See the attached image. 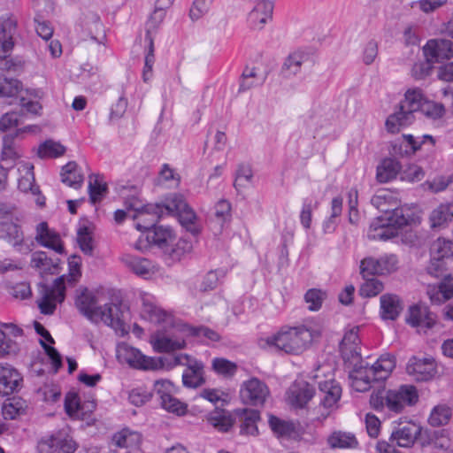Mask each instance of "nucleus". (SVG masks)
Wrapping results in <instances>:
<instances>
[{
    "instance_id": "nucleus-3",
    "label": "nucleus",
    "mask_w": 453,
    "mask_h": 453,
    "mask_svg": "<svg viewBox=\"0 0 453 453\" xmlns=\"http://www.w3.org/2000/svg\"><path fill=\"white\" fill-rule=\"evenodd\" d=\"M418 399L416 388L402 385L395 389H380L370 396V404L375 411H381L387 408L390 411L401 412L406 406L414 405Z\"/></svg>"
},
{
    "instance_id": "nucleus-60",
    "label": "nucleus",
    "mask_w": 453,
    "mask_h": 453,
    "mask_svg": "<svg viewBox=\"0 0 453 453\" xmlns=\"http://www.w3.org/2000/svg\"><path fill=\"white\" fill-rule=\"evenodd\" d=\"M152 394L144 388H136L130 391L128 398L132 404L142 406L150 400Z\"/></svg>"
},
{
    "instance_id": "nucleus-9",
    "label": "nucleus",
    "mask_w": 453,
    "mask_h": 453,
    "mask_svg": "<svg viewBox=\"0 0 453 453\" xmlns=\"http://www.w3.org/2000/svg\"><path fill=\"white\" fill-rule=\"evenodd\" d=\"M371 203L380 211L383 212L384 219L400 226H407L410 223V216L403 213V209L398 207V203L390 194H377L371 199Z\"/></svg>"
},
{
    "instance_id": "nucleus-59",
    "label": "nucleus",
    "mask_w": 453,
    "mask_h": 453,
    "mask_svg": "<svg viewBox=\"0 0 453 453\" xmlns=\"http://www.w3.org/2000/svg\"><path fill=\"white\" fill-rule=\"evenodd\" d=\"M214 211V217L219 224L223 225V223L229 220L231 217V204L228 201H219L215 205Z\"/></svg>"
},
{
    "instance_id": "nucleus-51",
    "label": "nucleus",
    "mask_w": 453,
    "mask_h": 453,
    "mask_svg": "<svg viewBox=\"0 0 453 453\" xmlns=\"http://www.w3.org/2000/svg\"><path fill=\"white\" fill-rule=\"evenodd\" d=\"M365 282L359 288V294L363 297H372L379 295L383 290V284L374 278L364 279Z\"/></svg>"
},
{
    "instance_id": "nucleus-54",
    "label": "nucleus",
    "mask_w": 453,
    "mask_h": 453,
    "mask_svg": "<svg viewBox=\"0 0 453 453\" xmlns=\"http://www.w3.org/2000/svg\"><path fill=\"white\" fill-rule=\"evenodd\" d=\"M326 297V292L316 288L309 289L304 296L305 302L309 303V310L311 311H318L320 309Z\"/></svg>"
},
{
    "instance_id": "nucleus-49",
    "label": "nucleus",
    "mask_w": 453,
    "mask_h": 453,
    "mask_svg": "<svg viewBox=\"0 0 453 453\" xmlns=\"http://www.w3.org/2000/svg\"><path fill=\"white\" fill-rule=\"evenodd\" d=\"M451 417V410L446 405H439L433 409L428 422L433 426L446 425Z\"/></svg>"
},
{
    "instance_id": "nucleus-16",
    "label": "nucleus",
    "mask_w": 453,
    "mask_h": 453,
    "mask_svg": "<svg viewBox=\"0 0 453 453\" xmlns=\"http://www.w3.org/2000/svg\"><path fill=\"white\" fill-rule=\"evenodd\" d=\"M434 358L411 357L406 365V372L416 381H428L436 374Z\"/></svg>"
},
{
    "instance_id": "nucleus-38",
    "label": "nucleus",
    "mask_w": 453,
    "mask_h": 453,
    "mask_svg": "<svg viewBox=\"0 0 453 453\" xmlns=\"http://www.w3.org/2000/svg\"><path fill=\"white\" fill-rule=\"evenodd\" d=\"M453 219V201L440 204L430 215L432 227L441 226Z\"/></svg>"
},
{
    "instance_id": "nucleus-53",
    "label": "nucleus",
    "mask_w": 453,
    "mask_h": 453,
    "mask_svg": "<svg viewBox=\"0 0 453 453\" xmlns=\"http://www.w3.org/2000/svg\"><path fill=\"white\" fill-rule=\"evenodd\" d=\"M192 250L190 242L185 239H180L174 245L171 243L168 251H165L173 260H180L186 253H189Z\"/></svg>"
},
{
    "instance_id": "nucleus-48",
    "label": "nucleus",
    "mask_w": 453,
    "mask_h": 453,
    "mask_svg": "<svg viewBox=\"0 0 453 453\" xmlns=\"http://www.w3.org/2000/svg\"><path fill=\"white\" fill-rule=\"evenodd\" d=\"M77 242L80 249L86 255L91 256L93 254V237L92 233L88 226H82L77 231Z\"/></svg>"
},
{
    "instance_id": "nucleus-46",
    "label": "nucleus",
    "mask_w": 453,
    "mask_h": 453,
    "mask_svg": "<svg viewBox=\"0 0 453 453\" xmlns=\"http://www.w3.org/2000/svg\"><path fill=\"white\" fill-rule=\"evenodd\" d=\"M26 169V175L19 179V189L25 193L30 191L33 195H40V188L35 184L34 166L32 165H27Z\"/></svg>"
},
{
    "instance_id": "nucleus-44",
    "label": "nucleus",
    "mask_w": 453,
    "mask_h": 453,
    "mask_svg": "<svg viewBox=\"0 0 453 453\" xmlns=\"http://www.w3.org/2000/svg\"><path fill=\"white\" fill-rule=\"evenodd\" d=\"M65 412L73 418L84 419L83 405L75 393H68L65 398Z\"/></svg>"
},
{
    "instance_id": "nucleus-21",
    "label": "nucleus",
    "mask_w": 453,
    "mask_h": 453,
    "mask_svg": "<svg viewBox=\"0 0 453 453\" xmlns=\"http://www.w3.org/2000/svg\"><path fill=\"white\" fill-rule=\"evenodd\" d=\"M248 15V22L254 29H262L272 19L273 4L270 1L258 0Z\"/></svg>"
},
{
    "instance_id": "nucleus-27",
    "label": "nucleus",
    "mask_w": 453,
    "mask_h": 453,
    "mask_svg": "<svg viewBox=\"0 0 453 453\" xmlns=\"http://www.w3.org/2000/svg\"><path fill=\"white\" fill-rule=\"evenodd\" d=\"M235 419L241 422L240 433L250 435L257 434V422L260 419L259 411L250 409H237L234 411Z\"/></svg>"
},
{
    "instance_id": "nucleus-45",
    "label": "nucleus",
    "mask_w": 453,
    "mask_h": 453,
    "mask_svg": "<svg viewBox=\"0 0 453 453\" xmlns=\"http://www.w3.org/2000/svg\"><path fill=\"white\" fill-rule=\"evenodd\" d=\"M253 179V172L249 165L241 164L238 165L235 173L234 186L237 191L248 188Z\"/></svg>"
},
{
    "instance_id": "nucleus-52",
    "label": "nucleus",
    "mask_w": 453,
    "mask_h": 453,
    "mask_svg": "<svg viewBox=\"0 0 453 453\" xmlns=\"http://www.w3.org/2000/svg\"><path fill=\"white\" fill-rule=\"evenodd\" d=\"M360 273L364 279L376 274H382L380 272V264L378 259L373 257L364 258L360 263Z\"/></svg>"
},
{
    "instance_id": "nucleus-1",
    "label": "nucleus",
    "mask_w": 453,
    "mask_h": 453,
    "mask_svg": "<svg viewBox=\"0 0 453 453\" xmlns=\"http://www.w3.org/2000/svg\"><path fill=\"white\" fill-rule=\"evenodd\" d=\"M125 206L127 211H134L131 217L135 220V228L139 231L154 228L165 214L175 216L180 224L194 235L200 231L195 211L188 205L184 196L179 193L170 194L163 203L147 204L139 209L134 203L127 201Z\"/></svg>"
},
{
    "instance_id": "nucleus-37",
    "label": "nucleus",
    "mask_w": 453,
    "mask_h": 453,
    "mask_svg": "<svg viewBox=\"0 0 453 453\" xmlns=\"http://www.w3.org/2000/svg\"><path fill=\"white\" fill-rule=\"evenodd\" d=\"M60 259L57 257H51L44 251H36L32 255L31 263L34 267L40 269L43 273H54L58 266Z\"/></svg>"
},
{
    "instance_id": "nucleus-43",
    "label": "nucleus",
    "mask_w": 453,
    "mask_h": 453,
    "mask_svg": "<svg viewBox=\"0 0 453 453\" xmlns=\"http://www.w3.org/2000/svg\"><path fill=\"white\" fill-rule=\"evenodd\" d=\"M65 151V148L59 142L47 140L39 146L37 155L41 158H53L64 155Z\"/></svg>"
},
{
    "instance_id": "nucleus-41",
    "label": "nucleus",
    "mask_w": 453,
    "mask_h": 453,
    "mask_svg": "<svg viewBox=\"0 0 453 453\" xmlns=\"http://www.w3.org/2000/svg\"><path fill=\"white\" fill-rule=\"evenodd\" d=\"M153 229V234L150 237L152 242L158 246L160 249L164 250L165 252L168 251V248L174 241V234L173 230L170 227H165L163 226H156Z\"/></svg>"
},
{
    "instance_id": "nucleus-56",
    "label": "nucleus",
    "mask_w": 453,
    "mask_h": 453,
    "mask_svg": "<svg viewBox=\"0 0 453 453\" xmlns=\"http://www.w3.org/2000/svg\"><path fill=\"white\" fill-rule=\"evenodd\" d=\"M20 82L16 79L0 77V96L12 97L18 94Z\"/></svg>"
},
{
    "instance_id": "nucleus-7",
    "label": "nucleus",
    "mask_w": 453,
    "mask_h": 453,
    "mask_svg": "<svg viewBox=\"0 0 453 453\" xmlns=\"http://www.w3.org/2000/svg\"><path fill=\"white\" fill-rule=\"evenodd\" d=\"M430 254L427 272L434 277H440L446 270L448 260L453 259V242L445 238L436 239L431 245Z\"/></svg>"
},
{
    "instance_id": "nucleus-22",
    "label": "nucleus",
    "mask_w": 453,
    "mask_h": 453,
    "mask_svg": "<svg viewBox=\"0 0 453 453\" xmlns=\"http://www.w3.org/2000/svg\"><path fill=\"white\" fill-rule=\"evenodd\" d=\"M35 241L42 246L53 250L58 254L64 252V246L59 234L50 230L46 222H41L37 225Z\"/></svg>"
},
{
    "instance_id": "nucleus-64",
    "label": "nucleus",
    "mask_w": 453,
    "mask_h": 453,
    "mask_svg": "<svg viewBox=\"0 0 453 453\" xmlns=\"http://www.w3.org/2000/svg\"><path fill=\"white\" fill-rule=\"evenodd\" d=\"M212 2L213 0L208 2L206 0H195L189 12L190 18L193 20L200 19L209 11L210 4Z\"/></svg>"
},
{
    "instance_id": "nucleus-39",
    "label": "nucleus",
    "mask_w": 453,
    "mask_h": 453,
    "mask_svg": "<svg viewBox=\"0 0 453 453\" xmlns=\"http://www.w3.org/2000/svg\"><path fill=\"white\" fill-rule=\"evenodd\" d=\"M307 56L300 51L291 53L284 61L281 68L285 77H290L298 73L303 63L307 60Z\"/></svg>"
},
{
    "instance_id": "nucleus-18",
    "label": "nucleus",
    "mask_w": 453,
    "mask_h": 453,
    "mask_svg": "<svg viewBox=\"0 0 453 453\" xmlns=\"http://www.w3.org/2000/svg\"><path fill=\"white\" fill-rule=\"evenodd\" d=\"M421 433V426L411 421L401 422L394 428L389 437L398 447H411Z\"/></svg>"
},
{
    "instance_id": "nucleus-24",
    "label": "nucleus",
    "mask_w": 453,
    "mask_h": 453,
    "mask_svg": "<svg viewBox=\"0 0 453 453\" xmlns=\"http://www.w3.org/2000/svg\"><path fill=\"white\" fill-rule=\"evenodd\" d=\"M141 298L142 303V314L145 319L156 324L166 321L169 315L157 305L152 295L144 293Z\"/></svg>"
},
{
    "instance_id": "nucleus-32",
    "label": "nucleus",
    "mask_w": 453,
    "mask_h": 453,
    "mask_svg": "<svg viewBox=\"0 0 453 453\" xmlns=\"http://www.w3.org/2000/svg\"><path fill=\"white\" fill-rule=\"evenodd\" d=\"M402 309L400 298L396 295L386 294L380 296V313L383 319H395Z\"/></svg>"
},
{
    "instance_id": "nucleus-33",
    "label": "nucleus",
    "mask_w": 453,
    "mask_h": 453,
    "mask_svg": "<svg viewBox=\"0 0 453 453\" xmlns=\"http://www.w3.org/2000/svg\"><path fill=\"white\" fill-rule=\"evenodd\" d=\"M61 180L67 186L75 189H78L82 186L84 177L76 162H68L62 167Z\"/></svg>"
},
{
    "instance_id": "nucleus-31",
    "label": "nucleus",
    "mask_w": 453,
    "mask_h": 453,
    "mask_svg": "<svg viewBox=\"0 0 453 453\" xmlns=\"http://www.w3.org/2000/svg\"><path fill=\"white\" fill-rule=\"evenodd\" d=\"M208 422L219 432H228L235 423L234 411L232 413L226 410H215L208 417Z\"/></svg>"
},
{
    "instance_id": "nucleus-23",
    "label": "nucleus",
    "mask_w": 453,
    "mask_h": 453,
    "mask_svg": "<svg viewBox=\"0 0 453 453\" xmlns=\"http://www.w3.org/2000/svg\"><path fill=\"white\" fill-rule=\"evenodd\" d=\"M314 395V388L303 380L294 383L288 391L290 403L297 408H303Z\"/></svg>"
},
{
    "instance_id": "nucleus-4",
    "label": "nucleus",
    "mask_w": 453,
    "mask_h": 453,
    "mask_svg": "<svg viewBox=\"0 0 453 453\" xmlns=\"http://www.w3.org/2000/svg\"><path fill=\"white\" fill-rule=\"evenodd\" d=\"M425 102L419 89H409L405 93L404 100L400 104L399 110L388 117L385 123L387 130L395 134L399 132L401 127L411 124L414 113L420 111Z\"/></svg>"
},
{
    "instance_id": "nucleus-40",
    "label": "nucleus",
    "mask_w": 453,
    "mask_h": 453,
    "mask_svg": "<svg viewBox=\"0 0 453 453\" xmlns=\"http://www.w3.org/2000/svg\"><path fill=\"white\" fill-rule=\"evenodd\" d=\"M0 238L6 239L13 246L23 242V233L13 222H0Z\"/></svg>"
},
{
    "instance_id": "nucleus-20",
    "label": "nucleus",
    "mask_w": 453,
    "mask_h": 453,
    "mask_svg": "<svg viewBox=\"0 0 453 453\" xmlns=\"http://www.w3.org/2000/svg\"><path fill=\"white\" fill-rule=\"evenodd\" d=\"M22 378L19 372L8 364H0V395H9L18 390Z\"/></svg>"
},
{
    "instance_id": "nucleus-42",
    "label": "nucleus",
    "mask_w": 453,
    "mask_h": 453,
    "mask_svg": "<svg viewBox=\"0 0 453 453\" xmlns=\"http://www.w3.org/2000/svg\"><path fill=\"white\" fill-rule=\"evenodd\" d=\"M106 192V183L100 180V175L90 174L88 177V193L91 202L93 203L100 202Z\"/></svg>"
},
{
    "instance_id": "nucleus-28",
    "label": "nucleus",
    "mask_w": 453,
    "mask_h": 453,
    "mask_svg": "<svg viewBox=\"0 0 453 453\" xmlns=\"http://www.w3.org/2000/svg\"><path fill=\"white\" fill-rule=\"evenodd\" d=\"M122 260L134 273L144 279L150 277L156 272L155 265L147 258L127 255Z\"/></svg>"
},
{
    "instance_id": "nucleus-62",
    "label": "nucleus",
    "mask_w": 453,
    "mask_h": 453,
    "mask_svg": "<svg viewBox=\"0 0 453 453\" xmlns=\"http://www.w3.org/2000/svg\"><path fill=\"white\" fill-rule=\"evenodd\" d=\"M425 176L423 169L417 165H411L401 173V180L409 182H416L421 180Z\"/></svg>"
},
{
    "instance_id": "nucleus-10",
    "label": "nucleus",
    "mask_w": 453,
    "mask_h": 453,
    "mask_svg": "<svg viewBox=\"0 0 453 453\" xmlns=\"http://www.w3.org/2000/svg\"><path fill=\"white\" fill-rule=\"evenodd\" d=\"M118 356L130 366L137 369L156 370L164 366L163 357H146L139 349L127 344L119 347Z\"/></svg>"
},
{
    "instance_id": "nucleus-55",
    "label": "nucleus",
    "mask_w": 453,
    "mask_h": 453,
    "mask_svg": "<svg viewBox=\"0 0 453 453\" xmlns=\"http://www.w3.org/2000/svg\"><path fill=\"white\" fill-rule=\"evenodd\" d=\"M161 406L177 416L185 415L187 412V404L175 398L173 395L160 402Z\"/></svg>"
},
{
    "instance_id": "nucleus-2",
    "label": "nucleus",
    "mask_w": 453,
    "mask_h": 453,
    "mask_svg": "<svg viewBox=\"0 0 453 453\" xmlns=\"http://www.w3.org/2000/svg\"><path fill=\"white\" fill-rule=\"evenodd\" d=\"M319 335V329L300 325L282 328L276 335L268 338L267 343L285 353L298 355L307 349L312 341Z\"/></svg>"
},
{
    "instance_id": "nucleus-26",
    "label": "nucleus",
    "mask_w": 453,
    "mask_h": 453,
    "mask_svg": "<svg viewBox=\"0 0 453 453\" xmlns=\"http://www.w3.org/2000/svg\"><path fill=\"white\" fill-rule=\"evenodd\" d=\"M406 322L412 326H425L431 328L435 323V315L430 312L426 306L414 305L409 310Z\"/></svg>"
},
{
    "instance_id": "nucleus-30",
    "label": "nucleus",
    "mask_w": 453,
    "mask_h": 453,
    "mask_svg": "<svg viewBox=\"0 0 453 453\" xmlns=\"http://www.w3.org/2000/svg\"><path fill=\"white\" fill-rule=\"evenodd\" d=\"M17 23L12 18L0 19V42L4 54L9 53L13 46V36L16 33Z\"/></svg>"
},
{
    "instance_id": "nucleus-14",
    "label": "nucleus",
    "mask_w": 453,
    "mask_h": 453,
    "mask_svg": "<svg viewBox=\"0 0 453 453\" xmlns=\"http://www.w3.org/2000/svg\"><path fill=\"white\" fill-rule=\"evenodd\" d=\"M75 306L88 320L98 323L101 305L98 304L96 295L87 288L81 287L76 290Z\"/></svg>"
},
{
    "instance_id": "nucleus-19",
    "label": "nucleus",
    "mask_w": 453,
    "mask_h": 453,
    "mask_svg": "<svg viewBox=\"0 0 453 453\" xmlns=\"http://www.w3.org/2000/svg\"><path fill=\"white\" fill-rule=\"evenodd\" d=\"M403 226L397 225L389 219L377 217L370 225L367 236L370 240L388 241L398 235L399 228Z\"/></svg>"
},
{
    "instance_id": "nucleus-12",
    "label": "nucleus",
    "mask_w": 453,
    "mask_h": 453,
    "mask_svg": "<svg viewBox=\"0 0 453 453\" xmlns=\"http://www.w3.org/2000/svg\"><path fill=\"white\" fill-rule=\"evenodd\" d=\"M270 391L265 382L257 378L244 381L240 389V397L245 404L253 406L264 405Z\"/></svg>"
},
{
    "instance_id": "nucleus-47",
    "label": "nucleus",
    "mask_w": 453,
    "mask_h": 453,
    "mask_svg": "<svg viewBox=\"0 0 453 453\" xmlns=\"http://www.w3.org/2000/svg\"><path fill=\"white\" fill-rule=\"evenodd\" d=\"M268 423L272 431L278 436H290L295 431L293 423L282 420L273 415L269 416Z\"/></svg>"
},
{
    "instance_id": "nucleus-29",
    "label": "nucleus",
    "mask_w": 453,
    "mask_h": 453,
    "mask_svg": "<svg viewBox=\"0 0 453 453\" xmlns=\"http://www.w3.org/2000/svg\"><path fill=\"white\" fill-rule=\"evenodd\" d=\"M401 170L402 166L399 161L392 157H386L377 166L376 180L380 183L389 182L397 177Z\"/></svg>"
},
{
    "instance_id": "nucleus-34",
    "label": "nucleus",
    "mask_w": 453,
    "mask_h": 453,
    "mask_svg": "<svg viewBox=\"0 0 453 453\" xmlns=\"http://www.w3.org/2000/svg\"><path fill=\"white\" fill-rule=\"evenodd\" d=\"M203 365L202 362L195 361L189 365L182 374L183 385L187 388H196L204 383Z\"/></svg>"
},
{
    "instance_id": "nucleus-58",
    "label": "nucleus",
    "mask_w": 453,
    "mask_h": 453,
    "mask_svg": "<svg viewBox=\"0 0 453 453\" xmlns=\"http://www.w3.org/2000/svg\"><path fill=\"white\" fill-rule=\"evenodd\" d=\"M154 391L159 396L160 401L173 396V384L168 380H158L154 382Z\"/></svg>"
},
{
    "instance_id": "nucleus-6",
    "label": "nucleus",
    "mask_w": 453,
    "mask_h": 453,
    "mask_svg": "<svg viewBox=\"0 0 453 453\" xmlns=\"http://www.w3.org/2000/svg\"><path fill=\"white\" fill-rule=\"evenodd\" d=\"M41 299L38 306L42 314L51 315L54 313L57 303H61L65 297V276L57 278L51 285H41Z\"/></svg>"
},
{
    "instance_id": "nucleus-8",
    "label": "nucleus",
    "mask_w": 453,
    "mask_h": 453,
    "mask_svg": "<svg viewBox=\"0 0 453 453\" xmlns=\"http://www.w3.org/2000/svg\"><path fill=\"white\" fill-rule=\"evenodd\" d=\"M434 138L428 134L418 137L412 134H403L392 142L391 153L395 156H409L422 150L423 147H427L426 150H429L434 146Z\"/></svg>"
},
{
    "instance_id": "nucleus-35",
    "label": "nucleus",
    "mask_w": 453,
    "mask_h": 453,
    "mask_svg": "<svg viewBox=\"0 0 453 453\" xmlns=\"http://www.w3.org/2000/svg\"><path fill=\"white\" fill-rule=\"evenodd\" d=\"M151 344L156 352H171L177 349H182L186 346L185 340L172 338L165 335H156L151 339Z\"/></svg>"
},
{
    "instance_id": "nucleus-13",
    "label": "nucleus",
    "mask_w": 453,
    "mask_h": 453,
    "mask_svg": "<svg viewBox=\"0 0 453 453\" xmlns=\"http://www.w3.org/2000/svg\"><path fill=\"white\" fill-rule=\"evenodd\" d=\"M40 127L36 125H29L23 128H19L14 134H5L3 138V147L1 152V160L4 161L8 167L12 168L15 161L22 156L21 150L17 146L15 138L27 132H39Z\"/></svg>"
},
{
    "instance_id": "nucleus-50",
    "label": "nucleus",
    "mask_w": 453,
    "mask_h": 453,
    "mask_svg": "<svg viewBox=\"0 0 453 453\" xmlns=\"http://www.w3.org/2000/svg\"><path fill=\"white\" fill-rule=\"evenodd\" d=\"M212 369L219 375L232 377L237 371V365L226 358L216 357L212 360Z\"/></svg>"
},
{
    "instance_id": "nucleus-5",
    "label": "nucleus",
    "mask_w": 453,
    "mask_h": 453,
    "mask_svg": "<svg viewBox=\"0 0 453 453\" xmlns=\"http://www.w3.org/2000/svg\"><path fill=\"white\" fill-rule=\"evenodd\" d=\"M395 366V358L390 354L381 355L380 357L364 371H357L353 380L356 390L365 392L372 387V382L384 381Z\"/></svg>"
},
{
    "instance_id": "nucleus-61",
    "label": "nucleus",
    "mask_w": 453,
    "mask_h": 453,
    "mask_svg": "<svg viewBox=\"0 0 453 453\" xmlns=\"http://www.w3.org/2000/svg\"><path fill=\"white\" fill-rule=\"evenodd\" d=\"M21 116L22 114L16 111L6 112L0 119V130L5 132L12 127H18L22 123L20 121Z\"/></svg>"
},
{
    "instance_id": "nucleus-63",
    "label": "nucleus",
    "mask_w": 453,
    "mask_h": 453,
    "mask_svg": "<svg viewBox=\"0 0 453 453\" xmlns=\"http://www.w3.org/2000/svg\"><path fill=\"white\" fill-rule=\"evenodd\" d=\"M420 111L427 117L435 119L441 118L444 114L445 110L442 104L434 102H425L420 109Z\"/></svg>"
},
{
    "instance_id": "nucleus-17",
    "label": "nucleus",
    "mask_w": 453,
    "mask_h": 453,
    "mask_svg": "<svg viewBox=\"0 0 453 453\" xmlns=\"http://www.w3.org/2000/svg\"><path fill=\"white\" fill-rule=\"evenodd\" d=\"M424 55L430 63H440L453 58V42L437 38L427 41L423 48Z\"/></svg>"
},
{
    "instance_id": "nucleus-25",
    "label": "nucleus",
    "mask_w": 453,
    "mask_h": 453,
    "mask_svg": "<svg viewBox=\"0 0 453 453\" xmlns=\"http://www.w3.org/2000/svg\"><path fill=\"white\" fill-rule=\"evenodd\" d=\"M142 435L137 432L123 429L113 434L111 444L117 448L127 449V452L140 450Z\"/></svg>"
},
{
    "instance_id": "nucleus-36",
    "label": "nucleus",
    "mask_w": 453,
    "mask_h": 453,
    "mask_svg": "<svg viewBox=\"0 0 453 453\" xmlns=\"http://www.w3.org/2000/svg\"><path fill=\"white\" fill-rule=\"evenodd\" d=\"M327 443L332 449H356L358 446L353 434L342 431L333 432L327 438Z\"/></svg>"
},
{
    "instance_id": "nucleus-57",
    "label": "nucleus",
    "mask_w": 453,
    "mask_h": 453,
    "mask_svg": "<svg viewBox=\"0 0 453 453\" xmlns=\"http://www.w3.org/2000/svg\"><path fill=\"white\" fill-rule=\"evenodd\" d=\"M318 206V203L315 202L314 204L310 198L303 199L302 210L300 212V221L302 226L305 229H309L311 225L312 219V211L316 209Z\"/></svg>"
},
{
    "instance_id": "nucleus-11",
    "label": "nucleus",
    "mask_w": 453,
    "mask_h": 453,
    "mask_svg": "<svg viewBox=\"0 0 453 453\" xmlns=\"http://www.w3.org/2000/svg\"><path fill=\"white\" fill-rule=\"evenodd\" d=\"M99 313L101 314L98 318V322L103 321L122 335L127 332L126 319L128 315V310L121 303H105L101 307Z\"/></svg>"
},
{
    "instance_id": "nucleus-15",
    "label": "nucleus",
    "mask_w": 453,
    "mask_h": 453,
    "mask_svg": "<svg viewBox=\"0 0 453 453\" xmlns=\"http://www.w3.org/2000/svg\"><path fill=\"white\" fill-rule=\"evenodd\" d=\"M319 391L315 395L319 399V405L332 411L338 407L342 396V387L334 379H328L318 382Z\"/></svg>"
}]
</instances>
